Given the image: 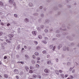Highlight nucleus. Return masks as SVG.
<instances>
[{"mask_svg":"<svg viewBox=\"0 0 79 79\" xmlns=\"http://www.w3.org/2000/svg\"><path fill=\"white\" fill-rule=\"evenodd\" d=\"M37 60H40V58L39 57H38L37 58Z\"/></svg>","mask_w":79,"mask_h":79,"instance_id":"32","label":"nucleus"},{"mask_svg":"<svg viewBox=\"0 0 79 79\" xmlns=\"http://www.w3.org/2000/svg\"><path fill=\"white\" fill-rule=\"evenodd\" d=\"M3 34V33L2 32H0V36H1V35H2Z\"/></svg>","mask_w":79,"mask_h":79,"instance_id":"35","label":"nucleus"},{"mask_svg":"<svg viewBox=\"0 0 79 79\" xmlns=\"http://www.w3.org/2000/svg\"><path fill=\"white\" fill-rule=\"evenodd\" d=\"M1 25H2V26H3V25L4 24L3 23H2L1 24Z\"/></svg>","mask_w":79,"mask_h":79,"instance_id":"54","label":"nucleus"},{"mask_svg":"<svg viewBox=\"0 0 79 79\" xmlns=\"http://www.w3.org/2000/svg\"><path fill=\"white\" fill-rule=\"evenodd\" d=\"M18 15L16 14H14V16L15 17V18L17 17Z\"/></svg>","mask_w":79,"mask_h":79,"instance_id":"33","label":"nucleus"},{"mask_svg":"<svg viewBox=\"0 0 79 79\" xmlns=\"http://www.w3.org/2000/svg\"><path fill=\"white\" fill-rule=\"evenodd\" d=\"M0 65H2V62L0 61Z\"/></svg>","mask_w":79,"mask_h":79,"instance_id":"56","label":"nucleus"},{"mask_svg":"<svg viewBox=\"0 0 79 79\" xmlns=\"http://www.w3.org/2000/svg\"><path fill=\"white\" fill-rule=\"evenodd\" d=\"M67 50L68 51L69 50V48H68V47H67Z\"/></svg>","mask_w":79,"mask_h":79,"instance_id":"47","label":"nucleus"},{"mask_svg":"<svg viewBox=\"0 0 79 79\" xmlns=\"http://www.w3.org/2000/svg\"><path fill=\"white\" fill-rule=\"evenodd\" d=\"M56 32H57V33H59V32H60V31L57 30L56 31Z\"/></svg>","mask_w":79,"mask_h":79,"instance_id":"41","label":"nucleus"},{"mask_svg":"<svg viewBox=\"0 0 79 79\" xmlns=\"http://www.w3.org/2000/svg\"><path fill=\"white\" fill-rule=\"evenodd\" d=\"M41 17H42V16H44V15L43 14H41Z\"/></svg>","mask_w":79,"mask_h":79,"instance_id":"50","label":"nucleus"},{"mask_svg":"<svg viewBox=\"0 0 79 79\" xmlns=\"http://www.w3.org/2000/svg\"><path fill=\"white\" fill-rule=\"evenodd\" d=\"M32 62V64H35V61L34 60H33Z\"/></svg>","mask_w":79,"mask_h":79,"instance_id":"29","label":"nucleus"},{"mask_svg":"<svg viewBox=\"0 0 79 79\" xmlns=\"http://www.w3.org/2000/svg\"><path fill=\"white\" fill-rule=\"evenodd\" d=\"M38 15V14L36 13V14H35V16H36V15Z\"/></svg>","mask_w":79,"mask_h":79,"instance_id":"57","label":"nucleus"},{"mask_svg":"<svg viewBox=\"0 0 79 79\" xmlns=\"http://www.w3.org/2000/svg\"><path fill=\"white\" fill-rule=\"evenodd\" d=\"M0 77H2V76H1V75H0Z\"/></svg>","mask_w":79,"mask_h":79,"instance_id":"62","label":"nucleus"},{"mask_svg":"<svg viewBox=\"0 0 79 79\" xmlns=\"http://www.w3.org/2000/svg\"><path fill=\"white\" fill-rule=\"evenodd\" d=\"M49 56H50L49 55H48L47 56V58H49Z\"/></svg>","mask_w":79,"mask_h":79,"instance_id":"43","label":"nucleus"},{"mask_svg":"<svg viewBox=\"0 0 79 79\" xmlns=\"http://www.w3.org/2000/svg\"><path fill=\"white\" fill-rule=\"evenodd\" d=\"M22 50H24V48H22Z\"/></svg>","mask_w":79,"mask_h":79,"instance_id":"61","label":"nucleus"},{"mask_svg":"<svg viewBox=\"0 0 79 79\" xmlns=\"http://www.w3.org/2000/svg\"><path fill=\"white\" fill-rule=\"evenodd\" d=\"M44 72L46 73H48V69H46L44 70Z\"/></svg>","mask_w":79,"mask_h":79,"instance_id":"10","label":"nucleus"},{"mask_svg":"<svg viewBox=\"0 0 79 79\" xmlns=\"http://www.w3.org/2000/svg\"><path fill=\"white\" fill-rule=\"evenodd\" d=\"M20 63H21V64H24V62H20Z\"/></svg>","mask_w":79,"mask_h":79,"instance_id":"51","label":"nucleus"},{"mask_svg":"<svg viewBox=\"0 0 79 79\" xmlns=\"http://www.w3.org/2000/svg\"><path fill=\"white\" fill-rule=\"evenodd\" d=\"M38 78H39V79H40V78H41V76H40V75H39Z\"/></svg>","mask_w":79,"mask_h":79,"instance_id":"37","label":"nucleus"},{"mask_svg":"<svg viewBox=\"0 0 79 79\" xmlns=\"http://www.w3.org/2000/svg\"><path fill=\"white\" fill-rule=\"evenodd\" d=\"M61 77H62V78H64V74H61Z\"/></svg>","mask_w":79,"mask_h":79,"instance_id":"13","label":"nucleus"},{"mask_svg":"<svg viewBox=\"0 0 79 79\" xmlns=\"http://www.w3.org/2000/svg\"><path fill=\"white\" fill-rule=\"evenodd\" d=\"M71 68H70V70L71 71Z\"/></svg>","mask_w":79,"mask_h":79,"instance_id":"63","label":"nucleus"},{"mask_svg":"<svg viewBox=\"0 0 79 79\" xmlns=\"http://www.w3.org/2000/svg\"><path fill=\"white\" fill-rule=\"evenodd\" d=\"M17 63H21V62H19H19H18Z\"/></svg>","mask_w":79,"mask_h":79,"instance_id":"58","label":"nucleus"},{"mask_svg":"<svg viewBox=\"0 0 79 79\" xmlns=\"http://www.w3.org/2000/svg\"><path fill=\"white\" fill-rule=\"evenodd\" d=\"M53 45H49V47L50 48H53Z\"/></svg>","mask_w":79,"mask_h":79,"instance_id":"12","label":"nucleus"},{"mask_svg":"<svg viewBox=\"0 0 79 79\" xmlns=\"http://www.w3.org/2000/svg\"><path fill=\"white\" fill-rule=\"evenodd\" d=\"M32 58H35V56L34 55H33Z\"/></svg>","mask_w":79,"mask_h":79,"instance_id":"36","label":"nucleus"},{"mask_svg":"<svg viewBox=\"0 0 79 79\" xmlns=\"http://www.w3.org/2000/svg\"><path fill=\"white\" fill-rule=\"evenodd\" d=\"M25 21L26 23H27V22H28V19H27V18H26L25 20Z\"/></svg>","mask_w":79,"mask_h":79,"instance_id":"20","label":"nucleus"},{"mask_svg":"<svg viewBox=\"0 0 79 79\" xmlns=\"http://www.w3.org/2000/svg\"><path fill=\"white\" fill-rule=\"evenodd\" d=\"M37 63H40V61H37Z\"/></svg>","mask_w":79,"mask_h":79,"instance_id":"52","label":"nucleus"},{"mask_svg":"<svg viewBox=\"0 0 79 79\" xmlns=\"http://www.w3.org/2000/svg\"><path fill=\"white\" fill-rule=\"evenodd\" d=\"M39 49H40V47L39 46H38L36 47V49L37 50H39Z\"/></svg>","mask_w":79,"mask_h":79,"instance_id":"23","label":"nucleus"},{"mask_svg":"<svg viewBox=\"0 0 79 79\" xmlns=\"http://www.w3.org/2000/svg\"><path fill=\"white\" fill-rule=\"evenodd\" d=\"M59 73H62V72H63V71L61 70H59Z\"/></svg>","mask_w":79,"mask_h":79,"instance_id":"34","label":"nucleus"},{"mask_svg":"<svg viewBox=\"0 0 79 79\" xmlns=\"http://www.w3.org/2000/svg\"><path fill=\"white\" fill-rule=\"evenodd\" d=\"M18 48H19V47H20V45H18L17 47Z\"/></svg>","mask_w":79,"mask_h":79,"instance_id":"55","label":"nucleus"},{"mask_svg":"<svg viewBox=\"0 0 79 79\" xmlns=\"http://www.w3.org/2000/svg\"><path fill=\"white\" fill-rule=\"evenodd\" d=\"M25 57L26 58H29V57L27 55H25Z\"/></svg>","mask_w":79,"mask_h":79,"instance_id":"22","label":"nucleus"},{"mask_svg":"<svg viewBox=\"0 0 79 79\" xmlns=\"http://www.w3.org/2000/svg\"><path fill=\"white\" fill-rule=\"evenodd\" d=\"M30 69H33V67L32 66H31L30 67Z\"/></svg>","mask_w":79,"mask_h":79,"instance_id":"30","label":"nucleus"},{"mask_svg":"<svg viewBox=\"0 0 79 79\" xmlns=\"http://www.w3.org/2000/svg\"><path fill=\"white\" fill-rule=\"evenodd\" d=\"M24 48H27V47H26V46H24Z\"/></svg>","mask_w":79,"mask_h":79,"instance_id":"53","label":"nucleus"},{"mask_svg":"<svg viewBox=\"0 0 79 79\" xmlns=\"http://www.w3.org/2000/svg\"><path fill=\"white\" fill-rule=\"evenodd\" d=\"M55 48H56V47L55 46H54L52 49L54 51L55 49Z\"/></svg>","mask_w":79,"mask_h":79,"instance_id":"31","label":"nucleus"},{"mask_svg":"<svg viewBox=\"0 0 79 79\" xmlns=\"http://www.w3.org/2000/svg\"><path fill=\"white\" fill-rule=\"evenodd\" d=\"M35 55L36 56H38L39 55V52H36L35 53Z\"/></svg>","mask_w":79,"mask_h":79,"instance_id":"8","label":"nucleus"},{"mask_svg":"<svg viewBox=\"0 0 79 79\" xmlns=\"http://www.w3.org/2000/svg\"><path fill=\"white\" fill-rule=\"evenodd\" d=\"M39 65L38 64H36V68H39Z\"/></svg>","mask_w":79,"mask_h":79,"instance_id":"28","label":"nucleus"},{"mask_svg":"<svg viewBox=\"0 0 79 79\" xmlns=\"http://www.w3.org/2000/svg\"><path fill=\"white\" fill-rule=\"evenodd\" d=\"M56 72L57 75H59V73H58V70H56Z\"/></svg>","mask_w":79,"mask_h":79,"instance_id":"19","label":"nucleus"},{"mask_svg":"<svg viewBox=\"0 0 79 79\" xmlns=\"http://www.w3.org/2000/svg\"><path fill=\"white\" fill-rule=\"evenodd\" d=\"M41 28H43L44 27V25H42L41 26Z\"/></svg>","mask_w":79,"mask_h":79,"instance_id":"45","label":"nucleus"},{"mask_svg":"<svg viewBox=\"0 0 79 79\" xmlns=\"http://www.w3.org/2000/svg\"><path fill=\"white\" fill-rule=\"evenodd\" d=\"M47 64H50V63H51V61H48L47 62Z\"/></svg>","mask_w":79,"mask_h":79,"instance_id":"18","label":"nucleus"},{"mask_svg":"<svg viewBox=\"0 0 79 79\" xmlns=\"http://www.w3.org/2000/svg\"><path fill=\"white\" fill-rule=\"evenodd\" d=\"M46 52V51L44 50L43 51V54H45Z\"/></svg>","mask_w":79,"mask_h":79,"instance_id":"21","label":"nucleus"},{"mask_svg":"<svg viewBox=\"0 0 79 79\" xmlns=\"http://www.w3.org/2000/svg\"><path fill=\"white\" fill-rule=\"evenodd\" d=\"M34 44H35V45H37V44H38V42H37V41H34Z\"/></svg>","mask_w":79,"mask_h":79,"instance_id":"15","label":"nucleus"},{"mask_svg":"<svg viewBox=\"0 0 79 79\" xmlns=\"http://www.w3.org/2000/svg\"><path fill=\"white\" fill-rule=\"evenodd\" d=\"M48 39V38L47 37H46V38H45V39Z\"/></svg>","mask_w":79,"mask_h":79,"instance_id":"60","label":"nucleus"},{"mask_svg":"<svg viewBox=\"0 0 79 79\" xmlns=\"http://www.w3.org/2000/svg\"><path fill=\"white\" fill-rule=\"evenodd\" d=\"M70 78H71V79H73L74 78V77L72 75H70Z\"/></svg>","mask_w":79,"mask_h":79,"instance_id":"25","label":"nucleus"},{"mask_svg":"<svg viewBox=\"0 0 79 79\" xmlns=\"http://www.w3.org/2000/svg\"><path fill=\"white\" fill-rule=\"evenodd\" d=\"M6 42L8 43L9 44V43H10L11 42V41H10L9 40H6Z\"/></svg>","mask_w":79,"mask_h":79,"instance_id":"9","label":"nucleus"},{"mask_svg":"<svg viewBox=\"0 0 79 79\" xmlns=\"http://www.w3.org/2000/svg\"><path fill=\"white\" fill-rule=\"evenodd\" d=\"M38 38L40 39H42V36H41V35H39L38 36Z\"/></svg>","mask_w":79,"mask_h":79,"instance_id":"14","label":"nucleus"},{"mask_svg":"<svg viewBox=\"0 0 79 79\" xmlns=\"http://www.w3.org/2000/svg\"><path fill=\"white\" fill-rule=\"evenodd\" d=\"M4 77H5V78H8V75L5 74L4 75Z\"/></svg>","mask_w":79,"mask_h":79,"instance_id":"7","label":"nucleus"},{"mask_svg":"<svg viewBox=\"0 0 79 79\" xmlns=\"http://www.w3.org/2000/svg\"><path fill=\"white\" fill-rule=\"evenodd\" d=\"M44 31L45 32H48V30L47 29H46Z\"/></svg>","mask_w":79,"mask_h":79,"instance_id":"26","label":"nucleus"},{"mask_svg":"<svg viewBox=\"0 0 79 79\" xmlns=\"http://www.w3.org/2000/svg\"><path fill=\"white\" fill-rule=\"evenodd\" d=\"M10 23H8L7 25V26H10Z\"/></svg>","mask_w":79,"mask_h":79,"instance_id":"46","label":"nucleus"},{"mask_svg":"<svg viewBox=\"0 0 79 79\" xmlns=\"http://www.w3.org/2000/svg\"><path fill=\"white\" fill-rule=\"evenodd\" d=\"M70 64V63L69 62L67 63V64Z\"/></svg>","mask_w":79,"mask_h":79,"instance_id":"59","label":"nucleus"},{"mask_svg":"<svg viewBox=\"0 0 79 79\" xmlns=\"http://www.w3.org/2000/svg\"><path fill=\"white\" fill-rule=\"evenodd\" d=\"M40 9H42V6H40Z\"/></svg>","mask_w":79,"mask_h":79,"instance_id":"49","label":"nucleus"},{"mask_svg":"<svg viewBox=\"0 0 79 79\" xmlns=\"http://www.w3.org/2000/svg\"><path fill=\"white\" fill-rule=\"evenodd\" d=\"M56 62H58V59H56Z\"/></svg>","mask_w":79,"mask_h":79,"instance_id":"44","label":"nucleus"},{"mask_svg":"<svg viewBox=\"0 0 79 79\" xmlns=\"http://www.w3.org/2000/svg\"><path fill=\"white\" fill-rule=\"evenodd\" d=\"M14 1L13 0H10L9 1V3H10V4H13V5L15 6L16 5V3L14 2Z\"/></svg>","mask_w":79,"mask_h":79,"instance_id":"1","label":"nucleus"},{"mask_svg":"<svg viewBox=\"0 0 79 79\" xmlns=\"http://www.w3.org/2000/svg\"><path fill=\"white\" fill-rule=\"evenodd\" d=\"M29 5L30 7H31V6H33V4L31 3L30 2L29 3Z\"/></svg>","mask_w":79,"mask_h":79,"instance_id":"11","label":"nucleus"},{"mask_svg":"<svg viewBox=\"0 0 79 79\" xmlns=\"http://www.w3.org/2000/svg\"><path fill=\"white\" fill-rule=\"evenodd\" d=\"M3 3L2 1H0V6H3Z\"/></svg>","mask_w":79,"mask_h":79,"instance_id":"5","label":"nucleus"},{"mask_svg":"<svg viewBox=\"0 0 79 79\" xmlns=\"http://www.w3.org/2000/svg\"><path fill=\"white\" fill-rule=\"evenodd\" d=\"M16 78H17V79H19V77H18V76H16Z\"/></svg>","mask_w":79,"mask_h":79,"instance_id":"48","label":"nucleus"},{"mask_svg":"<svg viewBox=\"0 0 79 79\" xmlns=\"http://www.w3.org/2000/svg\"><path fill=\"white\" fill-rule=\"evenodd\" d=\"M74 72H75V69L73 70L72 71V73H74Z\"/></svg>","mask_w":79,"mask_h":79,"instance_id":"40","label":"nucleus"},{"mask_svg":"<svg viewBox=\"0 0 79 79\" xmlns=\"http://www.w3.org/2000/svg\"><path fill=\"white\" fill-rule=\"evenodd\" d=\"M46 22H49V20H48V19H47L46 20Z\"/></svg>","mask_w":79,"mask_h":79,"instance_id":"42","label":"nucleus"},{"mask_svg":"<svg viewBox=\"0 0 79 79\" xmlns=\"http://www.w3.org/2000/svg\"><path fill=\"white\" fill-rule=\"evenodd\" d=\"M67 79H70V78H68Z\"/></svg>","mask_w":79,"mask_h":79,"instance_id":"64","label":"nucleus"},{"mask_svg":"<svg viewBox=\"0 0 79 79\" xmlns=\"http://www.w3.org/2000/svg\"><path fill=\"white\" fill-rule=\"evenodd\" d=\"M32 34L34 35H36L37 34V32L35 31H33L32 32Z\"/></svg>","mask_w":79,"mask_h":79,"instance_id":"4","label":"nucleus"},{"mask_svg":"<svg viewBox=\"0 0 79 79\" xmlns=\"http://www.w3.org/2000/svg\"><path fill=\"white\" fill-rule=\"evenodd\" d=\"M14 36V35L13 34H9L8 35V37H10V38H11L13 37Z\"/></svg>","mask_w":79,"mask_h":79,"instance_id":"2","label":"nucleus"},{"mask_svg":"<svg viewBox=\"0 0 79 79\" xmlns=\"http://www.w3.org/2000/svg\"><path fill=\"white\" fill-rule=\"evenodd\" d=\"M62 47V44H60L58 46V47L59 48H61V47Z\"/></svg>","mask_w":79,"mask_h":79,"instance_id":"17","label":"nucleus"},{"mask_svg":"<svg viewBox=\"0 0 79 79\" xmlns=\"http://www.w3.org/2000/svg\"><path fill=\"white\" fill-rule=\"evenodd\" d=\"M68 74H66L65 75V77H68Z\"/></svg>","mask_w":79,"mask_h":79,"instance_id":"38","label":"nucleus"},{"mask_svg":"<svg viewBox=\"0 0 79 79\" xmlns=\"http://www.w3.org/2000/svg\"><path fill=\"white\" fill-rule=\"evenodd\" d=\"M14 71L15 73H16V74H17L18 73V70L17 69H15L14 70Z\"/></svg>","mask_w":79,"mask_h":79,"instance_id":"6","label":"nucleus"},{"mask_svg":"<svg viewBox=\"0 0 79 79\" xmlns=\"http://www.w3.org/2000/svg\"><path fill=\"white\" fill-rule=\"evenodd\" d=\"M33 78H35V77H37V76L35 74H34L33 75Z\"/></svg>","mask_w":79,"mask_h":79,"instance_id":"27","label":"nucleus"},{"mask_svg":"<svg viewBox=\"0 0 79 79\" xmlns=\"http://www.w3.org/2000/svg\"><path fill=\"white\" fill-rule=\"evenodd\" d=\"M43 43L44 44H47V42H46V41H45V40L43 41Z\"/></svg>","mask_w":79,"mask_h":79,"instance_id":"24","label":"nucleus"},{"mask_svg":"<svg viewBox=\"0 0 79 79\" xmlns=\"http://www.w3.org/2000/svg\"><path fill=\"white\" fill-rule=\"evenodd\" d=\"M4 59H6V58H7V57H6V56H4Z\"/></svg>","mask_w":79,"mask_h":79,"instance_id":"39","label":"nucleus"},{"mask_svg":"<svg viewBox=\"0 0 79 79\" xmlns=\"http://www.w3.org/2000/svg\"><path fill=\"white\" fill-rule=\"evenodd\" d=\"M33 73V71H32V70H29V73H30L31 74V73Z\"/></svg>","mask_w":79,"mask_h":79,"instance_id":"16","label":"nucleus"},{"mask_svg":"<svg viewBox=\"0 0 79 79\" xmlns=\"http://www.w3.org/2000/svg\"><path fill=\"white\" fill-rule=\"evenodd\" d=\"M25 68L27 71H29V67L27 66H25Z\"/></svg>","mask_w":79,"mask_h":79,"instance_id":"3","label":"nucleus"}]
</instances>
